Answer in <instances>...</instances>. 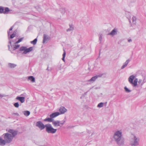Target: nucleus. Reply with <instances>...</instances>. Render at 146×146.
<instances>
[{
  "label": "nucleus",
  "instance_id": "f257e3e1",
  "mask_svg": "<svg viewBox=\"0 0 146 146\" xmlns=\"http://www.w3.org/2000/svg\"><path fill=\"white\" fill-rule=\"evenodd\" d=\"M113 138L114 141L119 146L124 144V140L121 130H117L115 131L113 134Z\"/></svg>",
  "mask_w": 146,
  "mask_h": 146
},
{
  "label": "nucleus",
  "instance_id": "f03ea898",
  "mask_svg": "<svg viewBox=\"0 0 146 146\" xmlns=\"http://www.w3.org/2000/svg\"><path fill=\"white\" fill-rule=\"evenodd\" d=\"M15 44V42L14 45H12L11 44V40H9V44L8 45V50L11 51L12 53H13V51L18 49L19 47L20 46L19 44Z\"/></svg>",
  "mask_w": 146,
  "mask_h": 146
},
{
  "label": "nucleus",
  "instance_id": "7ed1b4c3",
  "mask_svg": "<svg viewBox=\"0 0 146 146\" xmlns=\"http://www.w3.org/2000/svg\"><path fill=\"white\" fill-rule=\"evenodd\" d=\"M2 136L5 140L7 143H10L13 139L11 134L9 133H7L3 134Z\"/></svg>",
  "mask_w": 146,
  "mask_h": 146
},
{
  "label": "nucleus",
  "instance_id": "20e7f679",
  "mask_svg": "<svg viewBox=\"0 0 146 146\" xmlns=\"http://www.w3.org/2000/svg\"><path fill=\"white\" fill-rule=\"evenodd\" d=\"M45 128L46 131L48 133H54L57 131L56 129H54L49 123L46 124Z\"/></svg>",
  "mask_w": 146,
  "mask_h": 146
},
{
  "label": "nucleus",
  "instance_id": "39448f33",
  "mask_svg": "<svg viewBox=\"0 0 146 146\" xmlns=\"http://www.w3.org/2000/svg\"><path fill=\"white\" fill-rule=\"evenodd\" d=\"M36 125L41 130L43 129L46 127V124L44 125L41 121H39L36 122Z\"/></svg>",
  "mask_w": 146,
  "mask_h": 146
},
{
  "label": "nucleus",
  "instance_id": "423d86ee",
  "mask_svg": "<svg viewBox=\"0 0 146 146\" xmlns=\"http://www.w3.org/2000/svg\"><path fill=\"white\" fill-rule=\"evenodd\" d=\"M10 11V10L8 7H5L4 9L3 7L0 6V13L7 14Z\"/></svg>",
  "mask_w": 146,
  "mask_h": 146
},
{
  "label": "nucleus",
  "instance_id": "0eeeda50",
  "mask_svg": "<svg viewBox=\"0 0 146 146\" xmlns=\"http://www.w3.org/2000/svg\"><path fill=\"white\" fill-rule=\"evenodd\" d=\"M6 131H7L9 133H11L12 134V136H13V138L18 133V131L17 130H15L13 129H7Z\"/></svg>",
  "mask_w": 146,
  "mask_h": 146
},
{
  "label": "nucleus",
  "instance_id": "6e6552de",
  "mask_svg": "<svg viewBox=\"0 0 146 146\" xmlns=\"http://www.w3.org/2000/svg\"><path fill=\"white\" fill-rule=\"evenodd\" d=\"M139 141V138L138 137H137L135 136H134L133 143L131 144V145L134 146L138 145Z\"/></svg>",
  "mask_w": 146,
  "mask_h": 146
},
{
  "label": "nucleus",
  "instance_id": "1a4fd4ad",
  "mask_svg": "<svg viewBox=\"0 0 146 146\" xmlns=\"http://www.w3.org/2000/svg\"><path fill=\"white\" fill-rule=\"evenodd\" d=\"M50 39V37L45 34L43 35V43H44L46 42L48 40Z\"/></svg>",
  "mask_w": 146,
  "mask_h": 146
},
{
  "label": "nucleus",
  "instance_id": "9d476101",
  "mask_svg": "<svg viewBox=\"0 0 146 146\" xmlns=\"http://www.w3.org/2000/svg\"><path fill=\"white\" fill-rule=\"evenodd\" d=\"M67 111V110L64 106L61 107L59 109V111L60 113V114H64Z\"/></svg>",
  "mask_w": 146,
  "mask_h": 146
},
{
  "label": "nucleus",
  "instance_id": "9b49d317",
  "mask_svg": "<svg viewBox=\"0 0 146 146\" xmlns=\"http://www.w3.org/2000/svg\"><path fill=\"white\" fill-rule=\"evenodd\" d=\"M130 60H131L129 59L127 60L121 67V69H123L126 67Z\"/></svg>",
  "mask_w": 146,
  "mask_h": 146
},
{
  "label": "nucleus",
  "instance_id": "f8f14e48",
  "mask_svg": "<svg viewBox=\"0 0 146 146\" xmlns=\"http://www.w3.org/2000/svg\"><path fill=\"white\" fill-rule=\"evenodd\" d=\"M60 114V112H55L52 113L50 115V117H52V118L53 119V118L58 116Z\"/></svg>",
  "mask_w": 146,
  "mask_h": 146
},
{
  "label": "nucleus",
  "instance_id": "ddd939ff",
  "mask_svg": "<svg viewBox=\"0 0 146 146\" xmlns=\"http://www.w3.org/2000/svg\"><path fill=\"white\" fill-rule=\"evenodd\" d=\"M16 99L19 101L21 103H23L25 101V97L17 96L16 98Z\"/></svg>",
  "mask_w": 146,
  "mask_h": 146
},
{
  "label": "nucleus",
  "instance_id": "4468645a",
  "mask_svg": "<svg viewBox=\"0 0 146 146\" xmlns=\"http://www.w3.org/2000/svg\"><path fill=\"white\" fill-rule=\"evenodd\" d=\"M60 121H54V120L52 122V124L54 125V126L55 127H57L58 126H60V127H61L62 126L60 125Z\"/></svg>",
  "mask_w": 146,
  "mask_h": 146
},
{
  "label": "nucleus",
  "instance_id": "2eb2a0df",
  "mask_svg": "<svg viewBox=\"0 0 146 146\" xmlns=\"http://www.w3.org/2000/svg\"><path fill=\"white\" fill-rule=\"evenodd\" d=\"M117 29L115 28L110 33H108V35H111L112 36H113V35L117 34Z\"/></svg>",
  "mask_w": 146,
  "mask_h": 146
},
{
  "label": "nucleus",
  "instance_id": "dca6fc26",
  "mask_svg": "<svg viewBox=\"0 0 146 146\" xmlns=\"http://www.w3.org/2000/svg\"><path fill=\"white\" fill-rule=\"evenodd\" d=\"M97 78V77L96 76L92 77L90 80L87 81L88 82L86 83V84L88 85L90 83H89V82H94L96 80Z\"/></svg>",
  "mask_w": 146,
  "mask_h": 146
},
{
  "label": "nucleus",
  "instance_id": "f3484780",
  "mask_svg": "<svg viewBox=\"0 0 146 146\" xmlns=\"http://www.w3.org/2000/svg\"><path fill=\"white\" fill-rule=\"evenodd\" d=\"M33 48L32 47H29L28 48H26L25 49V51H24L23 53V54H26L28 52H29L33 50Z\"/></svg>",
  "mask_w": 146,
  "mask_h": 146
},
{
  "label": "nucleus",
  "instance_id": "a211bd4d",
  "mask_svg": "<svg viewBox=\"0 0 146 146\" xmlns=\"http://www.w3.org/2000/svg\"><path fill=\"white\" fill-rule=\"evenodd\" d=\"M6 143H7L5 140L4 139H3L2 138L0 137V145L4 146Z\"/></svg>",
  "mask_w": 146,
  "mask_h": 146
},
{
  "label": "nucleus",
  "instance_id": "6ab92c4d",
  "mask_svg": "<svg viewBox=\"0 0 146 146\" xmlns=\"http://www.w3.org/2000/svg\"><path fill=\"white\" fill-rule=\"evenodd\" d=\"M69 26L70 28L66 30L67 32L73 31L74 30V26L72 24H69Z\"/></svg>",
  "mask_w": 146,
  "mask_h": 146
},
{
  "label": "nucleus",
  "instance_id": "aec40b11",
  "mask_svg": "<svg viewBox=\"0 0 146 146\" xmlns=\"http://www.w3.org/2000/svg\"><path fill=\"white\" fill-rule=\"evenodd\" d=\"M135 76L133 75L130 76L128 78L129 82L131 84L133 83V79H134Z\"/></svg>",
  "mask_w": 146,
  "mask_h": 146
},
{
  "label": "nucleus",
  "instance_id": "412c9836",
  "mask_svg": "<svg viewBox=\"0 0 146 146\" xmlns=\"http://www.w3.org/2000/svg\"><path fill=\"white\" fill-rule=\"evenodd\" d=\"M53 119L52 118V117L46 118L43 120V121H47L49 122H52V123L53 122Z\"/></svg>",
  "mask_w": 146,
  "mask_h": 146
},
{
  "label": "nucleus",
  "instance_id": "4be33fe9",
  "mask_svg": "<svg viewBox=\"0 0 146 146\" xmlns=\"http://www.w3.org/2000/svg\"><path fill=\"white\" fill-rule=\"evenodd\" d=\"M28 80H31L32 82H34L35 81V78L32 76H31L28 77Z\"/></svg>",
  "mask_w": 146,
  "mask_h": 146
},
{
  "label": "nucleus",
  "instance_id": "5701e85b",
  "mask_svg": "<svg viewBox=\"0 0 146 146\" xmlns=\"http://www.w3.org/2000/svg\"><path fill=\"white\" fill-rule=\"evenodd\" d=\"M8 65L11 68H13L17 66L16 64L12 63H9Z\"/></svg>",
  "mask_w": 146,
  "mask_h": 146
},
{
  "label": "nucleus",
  "instance_id": "b1692460",
  "mask_svg": "<svg viewBox=\"0 0 146 146\" xmlns=\"http://www.w3.org/2000/svg\"><path fill=\"white\" fill-rule=\"evenodd\" d=\"M23 113L25 116H27L30 114V112L29 111H23Z\"/></svg>",
  "mask_w": 146,
  "mask_h": 146
},
{
  "label": "nucleus",
  "instance_id": "393cba45",
  "mask_svg": "<svg viewBox=\"0 0 146 146\" xmlns=\"http://www.w3.org/2000/svg\"><path fill=\"white\" fill-rule=\"evenodd\" d=\"M138 80L137 78H136L134 80V82H133V83L131 84L133 85L134 86H136L137 84Z\"/></svg>",
  "mask_w": 146,
  "mask_h": 146
},
{
  "label": "nucleus",
  "instance_id": "a878e982",
  "mask_svg": "<svg viewBox=\"0 0 146 146\" xmlns=\"http://www.w3.org/2000/svg\"><path fill=\"white\" fill-rule=\"evenodd\" d=\"M16 33V31L15 32V31H14V33L10 35V37H9V39H12L16 35L15 33Z\"/></svg>",
  "mask_w": 146,
  "mask_h": 146
},
{
  "label": "nucleus",
  "instance_id": "bb28decb",
  "mask_svg": "<svg viewBox=\"0 0 146 146\" xmlns=\"http://www.w3.org/2000/svg\"><path fill=\"white\" fill-rule=\"evenodd\" d=\"M63 50H64V52H63V53L62 55L63 57H62V60L64 62H65L64 58H65V56L66 55V52L65 51V50L64 49Z\"/></svg>",
  "mask_w": 146,
  "mask_h": 146
},
{
  "label": "nucleus",
  "instance_id": "cd10ccee",
  "mask_svg": "<svg viewBox=\"0 0 146 146\" xmlns=\"http://www.w3.org/2000/svg\"><path fill=\"white\" fill-rule=\"evenodd\" d=\"M37 40V38H36L35 39H34L33 41H31V43L34 45H35L36 43Z\"/></svg>",
  "mask_w": 146,
  "mask_h": 146
},
{
  "label": "nucleus",
  "instance_id": "c85d7f7f",
  "mask_svg": "<svg viewBox=\"0 0 146 146\" xmlns=\"http://www.w3.org/2000/svg\"><path fill=\"white\" fill-rule=\"evenodd\" d=\"M104 103L103 102H101L99 103L97 105V107L98 108H102L104 106Z\"/></svg>",
  "mask_w": 146,
  "mask_h": 146
},
{
  "label": "nucleus",
  "instance_id": "c756f323",
  "mask_svg": "<svg viewBox=\"0 0 146 146\" xmlns=\"http://www.w3.org/2000/svg\"><path fill=\"white\" fill-rule=\"evenodd\" d=\"M26 48V46H22L20 47L19 50H20V51H25Z\"/></svg>",
  "mask_w": 146,
  "mask_h": 146
},
{
  "label": "nucleus",
  "instance_id": "7c9ffc66",
  "mask_svg": "<svg viewBox=\"0 0 146 146\" xmlns=\"http://www.w3.org/2000/svg\"><path fill=\"white\" fill-rule=\"evenodd\" d=\"M60 11L61 13L62 14H64V13L65 12V9L64 8H61L60 9Z\"/></svg>",
  "mask_w": 146,
  "mask_h": 146
},
{
  "label": "nucleus",
  "instance_id": "2f4dec72",
  "mask_svg": "<svg viewBox=\"0 0 146 146\" xmlns=\"http://www.w3.org/2000/svg\"><path fill=\"white\" fill-rule=\"evenodd\" d=\"M23 39V37L19 39L17 41L15 42V44H16L22 41Z\"/></svg>",
  "mask_w": 146,
  "mask_h": 146
},
{
  "label": "nucleus",
  "instance_id": "473e14b6",
  "mask_svg": "<svg viewBox=\"0 0 146 146\" xmlns=\"http://www.w3.org/2000/svg\"><path fill=\"white\" fill-rule=\"evenodd\" d=\"M125 91L127 92H131V90L129 89L126 86L124 88Z\"/></svg>",
  "mask_w": 146,
  "mask_h": 146
},
{
  "label": "nucleus",
  "instance_id": "72a5a7b5",
  "mask_svg": "<svg viewBox=\"0 0 146 146\" xmlns=\"http://www.w3.org/2000/svg\"><path fill=\"white\" fill-rule=\"evenodd\" d=\"M14 106L15 107L17 108L19 106V104L18 102H16L14 104Z\"/></svg>",
  "mask_w": 146,
  "mask_h": 146
},
{
  "label": "nucleus",
  "instance_id": "f704fd0d",
  "mask_svg": "<svg viewBox=\"0 0 146 146\" xmlns=\"http://www.w3.org/2000/svg\"><path fill=\"white\" fill-rule=\"evenodd\" d=\"M138 83L139 84H141V86H142L143 84H144V82H142V80L141 79H139V80L138 82Z\"/></svg>",
  "mask_w": 146,
  "mask_h": 146
},
{
  "label": "nucleus",
  "instance_id": "c9c22d12",
  "mask_svg": "<svg viewBox=\"0 0 146 146\" xmlns=\"http://www.w3.org/2000/svg\"><path fill=\"white\" fill-rule=\"evenodd\" d=\"M66 121V119H64L62 121H60V125H63L65 123Z\"/></svg>",
  "mask_w": 146,
  "mask_h": 146
},
{
  "label": "nucleus",
  "instance_id": "e433bc0d",
  "mask_svg": "<svg viewBox=\"0 0 146 146\" xmlns=\"http://www.w3.org/2000/svg\"><path fill=\"white\" fill-rule=\"evenodd\" d=\"M133 22V23H135L136 22V18L135 17H133L132 18Z\"/></svg>",
  "mask_w": 146,
  "mask_h": 146
},
{
  "label": "nucleus",
  "instance_id": "4c0bfd02",
  "mask_svg": "<svg viewBox=\"0 0 146 146\" xmlns=\"http://www.w3.org/2000/svg\"><path fill=\"white\" fill-rule=\"evenodd\" d=\"M104 74H105V73L100 74L98 75H97L96 76L97 77V78H98V77H101Z\"/></svg>",
  "mask_w": 146,
  "mask_h": 146
},
{
  "label": "nucleus",
  "instance_id": "58836bf2",
  "mask_svg": "<svg viewBox=\"0 0 146 146\" xmlns=\"http://www.w3.org/2000/svg\"><path fill=\"white\" fill-rule=\"evenodd\" d=\"M12 114V115H16L17 116L19 115V114L17 113H13Z\"/></svg>",
  "mask_w": 146,
  "mask_h": 146
},
{
  "label": "nucleus",
  "instance_id": "ea45409f",
  "mask_svg": "<svg viewBox=\"0 0 146 146\" xmlns=\"http://www.w3.org/2000/svg\"><path fill=\"white\" fill-rule=\"evenodd\" d=\"M10 31H7L8 36H9L10 34Z\"/></svg>",
  "mask_w": 146,
  "mask_h": 146
},
{
  "label": "nucleus",
  "instance_id": "a19ab883",
  "mask_svg": "<svg viewBox=\"0 0 146 146\" xmlns=\"http://www.w3.org/2000/svg\"><path fill=\"white\" fill-rule=\"evenodd\" d=\"M100 40L101 41L102 40V36L101 35L99 38Z\"/></svg>",
  "mask_w": 146,
  "mask_h": 146
},
{
  "label": "nucleus",
  "instance_id": "79ce46f5",
  "mask_svg": "<svg viewBox=\"0 0 146 146\" xmlns=\"http://www.w3.org/2000/svg\"><path fill=\"white\" fill-rule=\"evenodd\" d=\"M13 26L11 27L9 30L10 31H12L13 29Z\"/></svg>",
  "mask_w": 146,
  "mask_h": 146
},
{
  "label": "nucleus",
  "instance_id": "37998d69",
  "mask_svg": "<svg viewBox=\"0 0 146 146\" xmlns=\"http://www.w3.org/2000/svg\"><path fill=\"white\" fill-rule=\"evenodd\" d=\"M5 96L4 95V94L2 95L1 94H0V97L2 98V97H4Z\"/></svg>",
  "mask_w": 146,
  "mask_h": 146
},
{
  "label": "nucleus",
  "instance_id": "c03bdc74",
  "mask_svg": "<svg viewBox=\"0 0 146 146\" xmlns=\"http://www.w3.org/2000/svg\"><path fill=\"white\" fill-rule=\"evenodd\" d=\"M128 41L129 42H131L132 41V40L131 39H128Z\"/></svg>",
  "mask_w": 146,
  "mask_h": 146
},
{
  "label": "nucleus",
  "instance_id": "a18cd8bd",
  "mask_svg": "<svg viewBox=\"0 0 146 146\" xmlns=\"http://www.w3.org/2000/svg\"><path fill=\"white\" fill-rule=\"evenodd\" d=\"M46 70H48V71H50V70H51L49 69L48 67V66L47 67V68L46 69Z\"/></svg>",
  "mask_w": 146,
  "mask_h": 146
},
{
  "label": "nucleus",
  "instance_id": "49530a36",
  "mask_svg": "<svg viewBox=\"0 0 146 146\" xmlns=\"http://www.w3.org/2000/svg\"><path fill=\"white\" fill-rule=\"evenodd\" d=\"M21 96H23V94H21Z\"/></svg>",
  "mask_w": 146,
  "mask_h": 146
}]
</instances>
